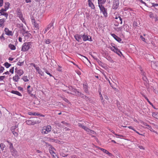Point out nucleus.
I'll return each instance as SVG.
<instances>
[{
	"instance_id": "nucleus-42",
	"label": "nucleus",
	"mask_w": 158,
	"mask_h": 158,
	"mask_svg": "<svg viewBox=\"0 0 158 158\" xmlns=\"http://www.w3.org/2000/svg\"><path fill=\"white\" fill-rule=\"evenodd\" d=\"M12 131L13 134L15 137H17L18 136V134L17 132L15 131H13V130H12Z\"/></svg>"
},
{
	"instance_id": "nucleus-38",
	"label": "nucleus",
	"mask_w": 158,
	"mask_h": 158,
	"mask_svg": "<svg viewBox=\"0 0 158 158\" xmlns=\"http://www.w3.org/2000/svg\"><path fill=\"white\" fill-rule=\"evenodd\" d=\"M51 26H52L51 25H48V27L45 29V30L44 31V34L46 33L47 32V31L48 30H49V29L51 28Z\"/></svg>"
},
{
	"instance_id": "nucleus-24",
	"label": "nucleus",
	"mask_w": 158,
	"mask_h": 158,
	"mask_svg": "<svg viewBox=\"0 0 158 158\" xmlns=\"http://www.w3.org/2000/svg\"><path fill=\"white\" fill-rule=\"evenodd\" d=\"M125 26L123 25L119 27H117L116 29V30L117 31H125V28H124Z\"/></svg>"
},
{
	"instance_id": "nucleus-18",
	"label": "nucleus",
	"mask_w": 158,
	"mask_h": 158,
	"mask_svg": "<svg viewBox=\"0 0 158 158\" xmlns=\"http://www.w3.org/2000/svg\"><path fill=\"white\" fill-rule=\"evenodd\" d=\"M10 4L8 2H5L4 6V8H2L4 10H7L9 8Z\"/></svg>"
},
{
	"instance_id": "nucleus-46",
	"label": "nucleus",
	"mask_w": 158,
	"mask_h": 158,
	"mask_svg": "<svg viewBox=\"0 0 158 158\" xmlns=\"http://www.w3.org/2000/svg\"><path fill=\"white\" fill-rule=\"evenodd\" d=\"M4 70V68L2 66H1L0 68V73H2Z\"/></svg>"
},
{
	"instance_id": "nucleus-23",
	"label": "nucleus",
	"mask_w": 158,
	"mask_h": 158,
	"mask_svg": "<svg viewBox=\"0 0 158 158\" xmlns=\"http://www.w3.org/2000/svg\"><path fill=\"white\" fill-rule=\"evenodd\" d=\"M99 149L101 151H102L104 153L108 154L109 156H110L111 155V154L108 151L106 150L105 149L101 148H99Z\"/></svg>"
},
{
	"instance_id": "nucleus-39",
	"label": "nucleus",
	"mask_w": 158,
	"mask_h": 158,
	"mask_svg": "<svg viewBox=\"0 0 158 158\" xmlns=\"http://www.w3.org/2000/svg\"><path fill=\"white\" fill-rule=\"evenodd\" d=\"M154 15L152 12H149V16L150 18L153 19L154 16Z\"/></svg>"
},
{
	"instance_id": "nucleus-56",
	"label": "nucleus",
	"mask_w": 158,
	"mask_h": 158,
	"mask_svg": "<svg viewBox=\"0 0 158 158\" xmlns=\"http://www.w3.org/2000/svg\"><path fill=\"white\" fill-rule=\"evenodd\" d=\"M141 123L142 124L144 125L145 126H147L148 127L149 126L148 125V124L146 123H145L144 122H141Z\"/></svg>"
},
{
	"instance_id": "nucleus-64",
	"label": "nucleus",
	"mask_w": 158,
	"mask_h": 158,
	"mask_svg": "<svg viewBox=\"0 0 158 158\" xmlns=\"http://www.w3.org/2000/svg\"><path fill=\"white\" fill-rule=\"evenodd\" d=\"M71 158H77L76 156V155H73L71 156Z\"/></svg>"
},
{
	"instance_id": "nucleus-27",
	"label": "nucleus",
	"mask_w": 158,
	"mask_h": 158,
	"mask_svg": "<svg viewBox=\"0 0 158 158\" xmlns=\"http://www.w3.org/2000/svg\"><path fill=\"white\" fill-rule=\"evenodd\" d=\"M11 93L12 94L18 95L19 96H22L21 94L19 92L17 91L12 90L11 91Z\"/></svg>"
},
{
	"instance_id": "nucleus-44",
	"label": "nucleus",
	"mask_w": 158,
	"mask_h": 158,
	"mask_svg": "<svg viewBox=\"0 0 158 158\" xmlns=\"http://www.w3.org/2000/svg\"><path fill=\"white\" fill-rule=\"evenodd\" d=\"M154 18L155 21V22H156L158 21V16H157V15L155 14Z\"/></svg>"
},
{
	"instance_id": "nucleus-59",
	"label": "nucleus",
	"mask_w": 158,
	"mask_h": 158,
	"mask_svg": "<svg viewBox=\"0 0 158 158\" xmlns=\"http://www.w3.org/2000/svg\"><path fill=\"white\" fill-rule=\"evenodd\" d=\"M99 95H100V98L101 99V100H103V97H102V94H101V93L100 92H99Z\"/></svg>"
},
{
	"instance_id": "nucleus-41",
	"label": "nucleus",
	"mask_w": 158,
	"mask_h": 158,
	"mask_svg": "<svg viewBox=\"0 0 158 158\" xmlns=\"http://www.w3.org/2000/svg\"><path fill=\"white\" fill-rule=\"evenodd\" d=\"M24 61H20L19 60L18 62L17 63V64L18 65L22 66L23 64Z\"/></svg>"
},
{
	"instance_id": "nucleus-34",
	"label": "nucleus",
	"mask_w": 158,
	"mask_h": 158,
	"mask_svg": "<svg viewBox=\"0 0 158 158\" xmlns=\"http://www.w3.org/2000/svg\"><path fill=\"white\" fill-rule=\"evenodd\" d=\"M152 116L157 119L158 118V113L157 112H153L152 114Z\"/></svg>"
},
{
	"instance_id": "nucleus-2",
	"label": "nucleus",
	"mask_w": 158,
	"mask_h": 158,
	"mask_svg": "<svg viewBox=\"0 0 158 158\" xmlns=\"http://www.w3.org/2000/svg\"><path fill=\"white\" fill-rule=\"evenodd\" d=\"M23 36L25 41H29L32 38V35L28 31L23 30L22 31Z\"/></svg>"
},
{
	"instance_id": "nucleus-15",
	"label": "nucleus",
	"mask_w": 158,
	"mask_h": 158,
	"mask_svg": "<svg viewBox=\"0 0 158 158\" xmlns=\"http://www.w3.org/2000/svg\"><path fill=\"white\" fill-rule=\"evenodd\" d=\"M113 47L114 48V51H113L114 52L116 53V54H117L118 55H120V54H121L122 55V54L121 52L118 49V48L117 47H115V46H113Z\"/></svg>"
},
{
	"instance_id": "nucleus-32",
	"label": "nucleus",
	"mask_w": 158,
	"mask_h": 158,
	"mask_svg": "<svg viewBox=\"0 0 158 158\" xmlns=\"http://www.w3.org/2000/svg\"><path fill=\"white\" fill-rule=\"evenodd\" d=\"M78 126L82 128L83 129H84L85 131L86 129L87 128L86 127L84 126L83 124H81V123H78Z\"/></svg>"
},
{
	"instance_id": "nucleus-48",
	"label": "nucleus",
	"mask_w": 158,
	"mask_h": 158,
	"mask_svg": "<svg viewBox=\"0 0 158 158\" xmlns=\"http://www.w3.org/2000/svg\"><path fill=\"white\" fill-rule=\"evenodd\" d=\"M5 78V76H3L0 77V81H2Z\"/></svg>"
},
{
	"instance_id": "nucleus-25",
	"label": "nucleus",
	"mask_w": 158,
	"mask_h": 158,
	"mask_svg": "<svg viewBox=\"0 0 158 158\" xmlns=\"http://www.w3.org/2000/svg\"><path fill=\"white\" fill-rule=\"evenodd\" d=\"M85 131H86L88 132V133L89 134H94L95 133V132L94 131L89 129L88 127L87 128Z\"/></svg>"
},
{
	"instance_id": "nucleus-53",
	"label": "nucleus",
	"mask_w": 158,
	"mask_h": 158,
	"mask_svg": "<svg viewBox=\"0 0 158 158\" xmlns=\"http://www.w3.org/2000/svg\"><path fill=\"white\" fill-rule=\"evenodd\" d=\"M113 46H114L112 45V47L109 46V47H108V48H109L110 49L111 51H114V48L113 47Z\"/></svg>"
},
{
	"instance_id": "nucleus-6",
	"label": "nucleus",
	"mask_w": 158,
	"mask_h": 158,
	"mask_svg": "<svg viewBox=\"0 0 158 158\" xmlns=\"http://www.w3.org/2000/svg\"><path fill=\"white\" fill-rule=\"evenodd\" d=\"M99 7L100 9V12L103 13L104 16L105 17H107V9L105 8L103 6H100Z\"/></svg>"
},
{
	"instance_id": "nucleus-21",
	"label": "nucleus",
	"mask_w": 158,
	"mask_h": 158,
	"mask_svg": "<svg viewBox=\"0 0 158 158\" xmlns=\"http://www.w3.org/2000/svg\"><path fill=\"white\" fill-rule=\"evenodd\" d=\"M13 79L14 81L18 82L20 79V77L18 75H15L13 77Z\"/></svg>"
},
{
	"instance_id": "nucleus-40",
	"label": "nucleus",
	"mask_w": 158,
	"mask_h": 158,
	"mask_svg": "<svg viewBox=\"0 0 158 158\" xmlns=\"http://www.w3.org/2000/svg\"><path fill=\"white\" fill-rule=\"evenodd\" d=\"M4 65L5 66V67H6V68H8L11 66V64H9L8 62H5L4 64Z\"/></svg>"
},
{
	"instance_id": "nucleus-26",
	"label": "nucleus",
	"mask_w": 158,
	"mask_h": 158,
	"mask_svg": "<svg viewBox=\"0 0 158 158\" xmlns=\"http://www.w3.org/2000/svg\"><path fill=\"white\" fill-rule=\"evenodd\" d=\"M77 93L76 92V94H77L78 95L80 96L81 97L83 98H87V97L84 95L83 94H81V92L78 91H77Z\"/></svg>"
},
{
	"instance_id": "nucleus-17",
	"label": "nucleus",
	"mask_w": 158,
	"mask_h": 158,
	"mask_svg": "<svg viewBox=\"0 0 158 158\" xmlns=\"http://www.w3.org/2000/svg\"><path fill=\"white\" fill-rule=\"evenodd\" d=\"M67 151H65L64 150H62L60 152V156H62V157H66L68 155L67 154Z\"/></svg>"
},
{
	"instance_id": "nucleus-30",
	"label": "nucleus",
	"mask_w": 158,
	"mask_h": 158,
	"mask_svg": "<svg viewBox=\"0 0 158 158\" xmlns=\"http://www.w3.org/2000/svg\"><path fill=\"white\" fill-rule=\"evenodd\" d=\"M22 79L24 82H27L29 81V78L27 76H24L23 77Z\"/></svg>"
},
{
	"instance_id": "nucleus-51",
	"label": "nucleus",
	"mask_w": 158,
	"mask_h": 158,
	"mask_svg": "<svg viewBox=\"0 0 158 158\" xmlns=\"http://www.w3.org/2000/svg\"><path fill=\"white\" fill-rule=\"evenodd\" d=\"M3 0H0V7H1L3 6Z\"/></svg>"
},
{
	"instance_id": "nucleus-22",
	"label": "nucleus",
	"mask_w": 158,
	"mask_h": 158,
	"mask_svg": "<svg viewBox=\"0 0 158 158\" xmlns=\"http://www.w3.org/2000/svg\"><path fill=\"white\" fill-rule=\"evenodd\" d=\"M106 1V0H98V6H103L102 5L104 4Z\"/></svg>"
},
{
	"instance_id": "nucleus-33",
	"label": "nucleus",
	"mask_w": 158,
	"mask_h": 158,
	"mask_svg": "<svg viewBox=\"0 0 158 158\" xmlns=\"http://www.w3.org/2000/svg\"><path fill=\"white\" fill-rule=\"evenodd\" d=\"M8 46L12 50H14L16 49L15 46L12 44H10Z\"/></svg>"
},
{
	"instance_id": "nucleus-49",
	"label": "nucleus",
	"mask_w": 158,
	"mask_h": 158,
	"mask_svg": "<svg viewBox=\"0 0 158 158\" xmlns=\"http://www.w3.org/2000/svg\"><path fill=\"white\" fill-rule=\"evenodd\" d=\"M61 123L66 125L67 126H69L70 125L69 123H67L66 122H65L64 121H62L61 122Z\"/></svg>"
},
{
	"instance_id": "nucleus-62",
	"label": "nucleus",
	"mask_w": 158,
	"mask_h": 158,
	"mask_svg": "<svg viewBox=\"0 0 158 158\" xmlns=\"http://www.w3.org/2000/svg\"><path fill=\"white\" fill-rule=\"evenodd\" d=\"M22 37H19V41L20 42H22Z\"/></svg>"
},
{
	"instance_id": "nucleus-36",
	"label": "nucleus",
	"mask_w": 158,
	"mask_h": 158,
	"mask_svg": "<svg viewBox=\"0 0 158 158\" xmlns=\"http://www.w3.org/2000/svg\"><path fill=\"white\" fill-rule=\"evenodd\" d=\"M141 74H142V75L143 76V80H145V79H146V76H145V75H146L144 71H141Z\"/></svg>"
},
{
	"instance_id": "nucleus-57",
	"label": "nucleus",
	"mask_w": 158,
	"mask_h": 158,
	"mask_svg": "<svg viewBox=\"0 0 158 158\" xmlns=\"http://www.w3.org/2000/svg\"><path fill=\"white\" fill-rule=\"evenodd\" d=\"M115 135L117 136H119L120 137H122V138H124V136L123 135H118L117 134H115Z\"/></svg>"
},
{
	"instance_id": "nucleus-20",
	"label": "nucleus",
	"mask_w": 158,
	"mask_h": 158,
	"mask_svg": "<svg viewBox=\"0 0 158 158\" xmlns=\"http://www.w3.org/2000/svg\"><path fill=\"white\" fill-rule=\"evenodd\" d=\"M88 4L89 6L91 7L92 9H94L95 8L94 5L92 2L91 0H88Z\"/></svg>"
},
{
	"instance_id": "nucleus-50",
	"label": "nucleus",
	"mask_w": 158,
	"mask_h": 158,
	"mask_svg": "<svg viewBox=\"0 0 158 158\" xmlns=\"http://www.w3.org/2000/svg\"><path fill=\"white\" fill-rule=\"evenodd\" d=\"M14 70V68L13 67L9 71V72L12 73H13Z\"/></svg>"
},
{
	"instance_id": "nucleus-37",
	"label": "nucleus",
	"mask_w": 158,
	"mask_h": 158,
	"mask_svg": "<svg viewBox=\"0 0 158 158\" xmlns=\"http://www.w3.org/2000/svg\"><path fill=\"white\" fill-rule=\"evenodd\" d=\"M118 18L119 19L118 21H120V23L121 24H122V19L121 18V17L120 16H116L115 17V19H117Z\"/></svg>"
},
{
	"instance_id": "nucleus-14",
	"label": "nucleus",
	"mask_w": 158,
	"mask_h": 158,
	"mask_svg": "<svg viewBox=\"0 0 158 158\" xmlns=\"http://www.w3.org/2000/svg\"><path fill=\"white\" fill-rule=\"evenodd\" d=\"M4 31L5 34L8 35H13V33L12 31H10L7 28H5Z\"/></svg>"
},
{
	"instance_id": "nucleus-60",
	"label": "nucleus",
	"mask_w": 158,
	"mask_h": 158,
	"mask_svg": "<svg viewBox=\"0 0 158 158\" xmlns=\"http://www.w3.org/2000/svg\"><path fill=\"white\" fill-rule=\"evenodd\" d=\"M128 128H129V129H132V130H133L134 131H135V129L132 126H129V127H127Z\"/></svg>"
},
{
	"instance_id": "nucleus-9",
	"label": "nucleus",
	"mask_w": 158,
	"mask_h": 158,
	"mask_svg": "<svg viewBox=\"0 0 158 158\" xmlns=\"http://www.w3.org/2000/svg\"><path fill=\"white\" fill-rule=\"evenodd\" d=\"M119 4V0H114L113 2V8L114 9H116L118 7Z\"/></svg>"
},
{
	"instance_id": "nucleus-29",
	"label": "nucleus",
	"mask_w": 158,
	"mask_h": 158,
	"mask_svg": "<svg viewBox=\"0 0 158 158\" xmlns=\"http://www.w3.org/2000/svg\"><path fill=\"white\" fill-rule=\"evenodd\" d=\"M83 40L84 41H86L87 40H89V38L88 36L87 35H84L82 36Z\"/></svg>"
},
{
	"instance_id": "nucleus-19",
	"label": "nucleus",
	"mask_w": 158,
	"mask_h": 158,
	"mask_svg": "<svg viewBox=\"0 0 158 158\" xmlns=\"http://www.w3.org/2000/svg\"><path fill=\"white\" fill-rule=\"evenodd\" d=\"M6 21V19H0V27H3L4 26V23Z\"/></svg>"
},
{
	"instance_id": "nucleus-5",
	"label": "nucleus",
	"mask_w": 158,
	"mask_h": 158,
	"mask_svg": "<svg viewBox=\"0 0 158 158\" xmlns=\"http://www.w3.org/2000/svg\"><path fill=\"white\" fill-rule=\"evenodd\" d=\"M10 149L12 155L14 156H18V152L14 148L13 144L11 143H10Z\"/></svg>"
},
{
	"instance_id": "nucleus-12",
	"label": "nucleus",
	"mask_w": 158,
	"mask_h": 158,
	"mask_svg": "<svg viewBox=\"0 0 158 158\" xmlns=\"http://www.w3.org/2000/svg\"><path fill=\"white\" fill-rule=\"evenodd\" d=\"M26 123L28 125H34L37 123L36 121H34L33 120L29 119L26 121Z\"/></svg>"
},
{
	"instance_id": "nucleus-7",
	"label": "nucleus",
	"mask_w": 158,
	"mask_h": 158,
	"mask_svg": "<svg viewBox=\"0 0 158 158\" xmlns=\"http://www.w3.org/2000/svg\"><path fill=\"white\" fill-rule=\"evenodd\" d=\"M31 22L34 29L38 30L39 29V24L35 21V20L34 19H32Z\"/></svg>"
},
{
	"instance_id": "nucleus-10",
	"label": "nucleus",
	"mask_w": 158,
	"mask_h": 158,
	"mask_svg": "<svg viewBox=\"0 0 158 158\" xmlns=\"http://www.w3.org/2000/svg\"><path fill=\"white\" fill-rule=\"evenodd\" d=\"M26 89L27 93L29 94H30L31 96H32L33 95H34L33 94H32V92L33 91V88L32 87H31L30 85H28L27 88Z\"/></svg>"
},
{
	"instance_id": "nucleus-63",
	"label": "nucleus",
	"mask_w": 158,
	"mask_h": 158,
	"mask_svg": "<svg viewBox=\"0 0 158 158\" xmlns=\"http://www.w3.org/2000/svg\"><path fill=\"white\" fill-rule=\"evenodd\" d=\"M36 152L37 153H42V152L41 151H40V150H36Z\"/></svg>"
},
{
	"instance_id": "nucleus-16",
	"label": "nucleus",
	"mask_w": 158,
	"mask_h": 158,
	"mask_svg": "<svg viewBox=\"0 0 158 158\" xmlns=\"http://www.w3.org/2000/svg\"><path fill=\"white\" fill-rule=\"evenodd\" d=\"M35 69L40 75L41 76H44V72L41 70L39 67L37 68H35Z\"/></svg>"
},
{
	"instance_id": "nucleus-43",
	"label": "nucleus",
	"mask_w": 158,
	"mask_h": 158,
	"mask_svg": "<svg viewBox=\"0 0 158 158\" xmlns=\"http://www.w3.org/2000/svg\"><path fill=\"white\" fill-rule=\"evenodd\" d=\"M4 34L2 33V35L0 36V39L2 40H5V38L4 37Z\"/></svg>"
},
{
	"instance_id": "nucleus-55",
	"label": "nucleus",
	"mask_w": 158,
	"mask_h": 158,
	"mask_svg": "<svg viewBox=\"0 0 158 158\" xmlns=\"http://www.w3.org/2000/svg\"><path fill=\"white\" fill-rule=\"evenodd\" d=\"M152 6L153 7H155L156 6H158V4H156L154 3H152Z\"/></svg>"
},
{
	"instance_id": "nucleus-11",
	"label": "nucleus",
	"mask_w": 158,
	"mask_h": 158,
	"mask_svg": "<svg viewBox=\"0 0 158 158\" xmlns=\"http://www.w3.org/2000/svg\"><path fill=\"white\" fill-rule=\"evenodd\" d=\"M6 11V10L4 9H2L0 10V14H1V15L4 16L6 17V19H7L8 16V14L5 12Z\"/></svg>"
},
{
	"instance_id": "nucleus-45",
	"label": "nucleus",
	"mask_w": 158,
	"mask_h": 158,
	"mask_svg": "<svg viewBox=\"0 0 158 158\" xmlns=\"http://www.w3.org/2000/svg\"><path fill=\"white\" fill-rule=\"evenodd\" d=\"M83 87L85 92H86L88 91V88L87 86L86 85H83Z\"/></svg>"
},
{
	"instance_id": "nucleus-4",
	"label": "nucleus",
	"mask_w": 158,
	"mask_h": 158,
	"mask_svg": "<svg viewBox=\"0 0 158 158\" xmlns=\"http://www.w3.org/2000/svg\"><path fill=\"white\" fill-rule=\"evenodd\" d=\"M17 16L23 22L26 24V23L24 18L23 17V15L19 8H18L16 10Z\"/></svg>"
},
{
	"instance_id": "nucleus-47",
	"label": "nucleus",
	"mask_w": 158,
	"mask_h": 158,
	"mask_svg": "<svg viewBox=\"0 0 158 158\" xmlns=\"http://www.w3.org/2000/svg\"><path fill=\"white\" fill-rule=\"evenodd\" d=\"M45 72L48 75H49V76L51 77H53V76H52V75L48 72V70H46L45 71Z\"/></svg>"
},
{
	"instance_id": "nucleus-1",
	"label": "nucleus",
	"mask_w": 158,
	"mask_h": 158,
	"mask_svg": "<svg viewBox=\"0 0 158 158\" xmlns=\"http://www.w3.org/2000/svg\"><path fill=\"white\" fill-rule=\"evenodd\" d=\"M32 47V45L31 42L25 43L22 46L21 51L23 52L27 51L31 48Z\"/></svg>"
},
{
	"instance_id": "nucleus-54",
	"label": "nucleus",
	"mask_w": 158,
	"mask_h": 158,
	"mask_svg": "<svg viewBox=\"0 0 158 158\" xmlns=\"http://www.w3.org/2000/svg\"><path fill=\"white\" fill-rule=\"evenodd\" d=\"M140 37L141 40L145 42V39L141 35L140 36Z\"/></svg>"
},
{
	"instance_id": "nucleus-61",
	"label": "nucleus",
	"mask_w": 158,
	"mask_h": 158,
	"mask_svg": "<svg viewBox=\"0 0 158 158\" xmlns=\"http://www.w3.org/2000/svg\"><path fill=\"white\" fill-rule=\"evenodd\" d=\"M109 130L111 132H112L113 134H114L115 135V134H116L114 131L113 130H111L110 129H109Z\"/></svg>"
},
{
	"instance_id": "nucleus-58",
	"label": "nucleus",
	"mask_w": 158,
	"mask_h": 158,
	"mask_svg": "<svg viewBox=\"0 0 158 158\" xmlns=\"http://www.w3.org/2000/svg\"><path fill=\"white\" fill-rule=\"evenodd\" d=\"M120 23V21H118V23H114V25L115 26H118V24H119V23Z\"/></svg>"
},
{
	"instance_id": "nucleus-52",
	"label": "nucleus",
	"mask_w": 158,
	"mask_h": 158,
	"mask_svg": "<svg viewBox=\"0 0 158 158\" xmlns=\"http://www.w3.org/2000/svg\"><path fill=\"white\" fill-rule=\"evenodd\" d=\"M45 43L46 44H49L50 43V40L49 39H47L46 40Z\"/></svg>"
},
{
	"instance_id": "nucleus-8",
	"label": "nucleus",
	"mask_w": 158,
	"mask_h": 158,
	"mask_svg": "<svg viewBox=\"0 0 158 158\" xmlns=\"http://www.w3.org/2000/svg\"><path fill=\"white\" fill-rule=\"evenodd\" d=\"M49 151L53 157H55V156H56L55 152V149L52 146H50L49 148Z\"/></svg>"
},
{
	"instance_id": "nucleus-3",
	"label": "nucleus",
	"mask_w": 158,
	"mask_h": 158,
	"mask_svg": "<svg viewBox=\"0 0 158 158\" xmlns=\"http://www.w3.org/2000/svg\"><path fill=\"white\" fill-rule=\"evenodd\" d=\"M51 126L48 125L43 127V129L41 130V132L43 134H47L51 131Z\"/></svg>"
},
{
	"instance_id": "nucleus-28",
	"label": "nucleus",
	"mask_w": 158,
	"mask_h": 158,
	"mask_svg": "<svg viewBox=\"0 0 158 158\" xmlns=\"http://www.w3.org/2000/svg\"><path fill=\"white\" fill-rule=\"evenodd\" d=\"M74 37L75 39L78 42L81 39V35L78 34L75 35Z\"/></svg>"
},
{
	"instance_id": "nucleus-35",
	"label": "nucleus",
	"mask_w": 158,
	"mask_h": 158,
	"mask_svg": "<svg viewBox=\"0 0 158 158\" xmlns=\"http://www.w3.org/2000/svg\"><path fill=\"white\" fill-rule=\"evenodd\" d=\"M28 114L30 115H33L35 116H39L40 115V114L38 113H32L31 112H29Z\"/></svg>"
},
{
	"instance_id": "nucleus-13",
	"label": "nucleus",
	"mask_w": 158,
	"mask_h": 158,
	"mask_svg": "<svg viewBox=\"0 0 158 158\" xmlns=\"http://www.w3.org/2000/svg\"><path fill=\"white\" fill-rule=\"evenodd\" d=\"M110 34L118 42H120L122 41L121 39L116 35L114 34L111 33Z\"/></svg>"
},
{
	"instance_id": "nucleus-31",
	"label": "nucleus",
	"mask_w": 158,
	"mask_h": 158,
	"mask_svg": "<svg viewBox=\"0 0 158 158\" xmlns=\"http://www.w3.org/2000/svg\"><path fill=\"white\" fill-rule=\"evenodd\" d=\"M16 73L19 76H21L23 74V72L22 70L19 69L17 71Z\"/></svg>"
}]
</instances>
